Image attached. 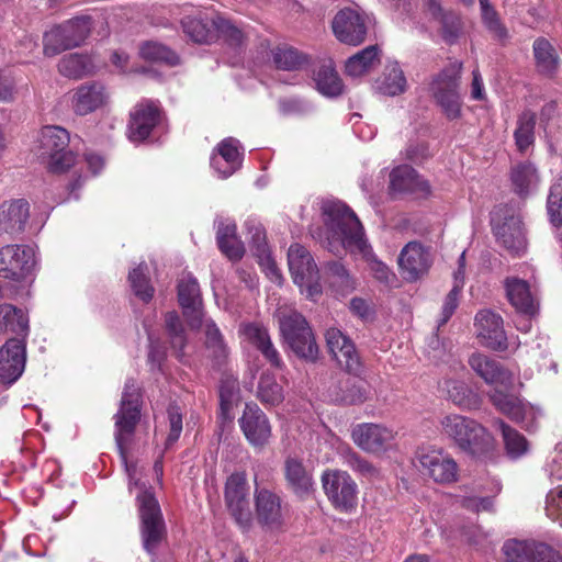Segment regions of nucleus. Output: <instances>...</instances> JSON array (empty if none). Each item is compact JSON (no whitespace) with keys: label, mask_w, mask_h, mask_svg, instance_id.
Returning <instances> with one entry per match:
<instances>
[{"label":"nucleus","mask_w":562,"mask_h":562,"mask_svg":"<svg viewBox=\"0 0 562 562\" xmlns=\"http://www.w3.org/2000/svg\"><path fill=\"white\" fill-rule=\"evenodd\" d=\"M326 229V248L334 255L349 251L367 258L372 248L368 243L364 228L356 213L340 201L326 202L323 205Z\"/></svg>","instance_id":"obj_1"},{"label":"nucleus","mask_w":562,"mask_h":562,"mask_svg":"<svg viewBox=\"0 0 562 562\" xmlns=\"http://www.w3.org/2000/svg\"><path fill=\"white\" fill-rule=\"evenodd\" d=\"M440 425L442 434L462 451L480 456L493 447L490 431L476 420L459 414L446 415Z\"/></svg>","instance_id":"obj_2"},{"label":"nucleus","mask_w":562,"mask_h":562,"mask_svg":"<svg viewBox=\"0 0 562 562\" xmlns=\"http://www.w3.org/2000/svg\"><path fill=\"white\" fill-rule=\"evenodd\" d=\"M278 317L281 336L294 355L305 361L315 362L319 348L306 318L294 310L280 311Z\"/></svg>","instance_id":"obj_3"},{"label":"nucleus","mask_w":562,"mask_h":562,"mask_svg":"<svg viewBox=\"0 0 562 562\" xmlns=\"http://www.w3.org/2000/svg\"><path fill=\"white\" fill-rule=\"evenodd\" d=\"M142 393L134 379L125 382L121 405L115 419V442L122 460L126 463L127 450L140 420Z\"/></svg>","instance_id":"obj_4"},{"label":"nucleus","mask_w":562,"mask_h":562,"mask_svg":"<svg viewBox=\"0 0 562 562\" xmlns=\"http://www.w3.org/2000/svg\"><path fill=\"white\" fill-rule=\"evenodd\" d=\"M69 142L70 133L66 128L47 125L41 130L35 153L50 173L60 175L69 170Z\"/></svg>","instance_id":"obj_5"},{"label":"nucleus","mask_w":562,"mask_h":562,"mask_svg":"<svg viewBox=\"0 0 562 562\" xmlns=\"http://www.w3.org/2000/svg\"><path fill=\"white\" fill-rule=\"evenodd\" d=\"M140 519V537L145 551L155 555L160 543L166 539L167 529L160 505L150 491H142L136 496Z\"/></svg>","instance_id":"obj_6"},{"label":"nucleus","mask_w":562,"mask_h":562,"mask_svg":"<svg viewBox=\"0 0 562 562\" xmlns=\"http://www.w3.org/2000/svg\"><path fill=\"white\" fill-rule=\"evenodd\" d=\"M461 71L462 63H450L434 77L430 83L434 99L449 120H457L461 115L462 101L459 92Z\"/></svg>","instance_id":"obj_7"},{"label":"nucleus","mask_w":562,"mask_h":562,"mask_svg":"<svg viewBox=\"0 0 562 562\" xmlns=\"http://www.w3.org/2000/svg\"><path fill=\"white\" fill-rule=\"evenodd\" d=\"M164 120L165 112L159 102L144 99L130 111L126 136L133 143H143L155 134Z\"/></svg>","instance_id":"obj_8"},{"label":"nucleus","mask_w":562,"mask_h":562,"mask_svg":"<svg viewBox=\"0 0 562 562\" xmlns=\"http://www.w3.org/2000/svg\"><path fill=\"white\" fill-rule=\"evenodd\" d=\"M491 226L497 243L514 255L526 246L522 223L507 205L497 206L491 214Z\"/></svg>","instance_id":"obj_9"},{"label":"nucleus","mask_w":562,"mask_h":562,"mask_svg":"<svg viewBox=\"0 0 562 562\" xmlns=\"http://www.w3.org/2000/svg\"><path fill=\"white\" fill-rule=\"evenodd\" d=\"M323 490L339 512H351L358 503V486L346 471L326 470L322 475Z\"/></svg>","instance_id":"obj_10"},{"label":"nucleus","mask_w":562,"mask_h":562,"mask_svg":"<svg viewBox=\"0 0 562 562\" xmlns=\"http://www.w3.org/2000/svg\"><path fill=\"white\" fill-rule=\"evenodd\" d=\"M420 472L440 485L459 481L460 468L453 457L443 449H423L417 453Z\"/></svg>","instance_id":"obj_11"},{"label":"nucleus","mask_w":562,"mask_h":562,"mask_svg":"<svg viewBox=\"0 0 562 562\" xmlns=\"http://www.w3.org/2000/svg\"><path fill=\"white\" fill-rule=\"evenodd\" d=\"M249 486L245 472L232 473L225 483L224 498L228 512L243 529L251 524L249 507Z\"/></svg>","instance_id":"obj_12"},{"label":"nucleus","mask_w":562,"mask_h":562,"mask_svg":"<svg viewBox=\"0 0 562 562\" xmlns=\"http://www.w3.org/2000/svg\"><path fill=\"white\" fill-rule=\"evenodd\" d=\"M35 266V252L27 245H7L0 248V278L22 281Z\"/></svg>","instance_id":"obj_13"},{"label":"nucleus","mask_w":562,"mask_h":562,"mask_svg":"<svg viewBox=\"0 0 562 562\" xmlns=\"http://www.w3.org/2000/svg\"><path fill=\"white\" fill-rule=\"evenodd\" d=\"M432 265V257L428 247L419 241L406 244L398 256V268L402 278L415 282L425 277Z\"/></svg>","instance_id":"obj_14"},{"label":"nucleus","mask_w":562,"mask_h":562,"mask_svg":"<svg viewBox=\"0 0 562 562\" xmlns=\"http://www.w3.org/2000/svg\"><path fill=\"white\" fill-rule=\"evenodd\" d=\"M26 341L23 338H9L0 347V381L5 385L15 383L24 372L26 363Z\"/></svg>","instance_id":"obj_15"},{"label":"nucleus","mask_w":562,"mask_h":562,"mask_svg":"<svg viewBox=\"0 0 562 562\" xmlns=\"http://www.w3.org/2000/svg\"><path fill=\"white\" fill-rule=\"evenodd\" d=\"M255 513L258 525L266 531H280L284 526L282 499L268 488H256Z\"/></svg>","instance_id":"obj_16"},{"label":"nucleus","mask_w":562,"mask_h":562,"mask_svg":"<svg viewBox=\"0 0 562 562\" xmlns=\"http://www.w3.org/2000/svg\"><path fill=\"white\" fill-rule=\"evenodd\" d=\"M351 439L362 451L382 454L390 449L394 432L381 424L362 423L352 428Z\"/></svg>","instance_id":"obj_17"},{"label":"nucleus","mask_w":562,"mask_h":562,"mask_svg":"<svg viewBox=\"0 0 562 562\" xmlns=\"http://www.w3.org/2000/svg\"><path fill=\"white\" fill-rule=\"evenodd\" d=\"M240 430L254 448H263L269 443L272 429L267 415L256 403H246L238 419Z\"/></svg>","instance_id":"obj_18"},{"label":"nucleus","mask_w":562,"mask_h":562,"mask_svg":"<svg viewBox=\"0 0 562 562\" xmlns=\"http://www.w3.org/2000/svg\"><path fill=\"white\" fill-rule=\"evenodd\" d=\"M331 29L335 37L340 43L351 46L362 44L368 33L364 16L350 8L341 9L336 13L331 22Z\"/></svg>","instance_id":"obj_19"},{"label":"nucleus","mask_w":562,"mask_h":562,"mask_svg":"<svg viewBox=\"0 0 562 562\" xmlns=\"http://www.w3.org/2000/svg\"><path fill=\"white\" fill-rule=\"evenodd\" d=\"M507 562H562V555L542 542L508 540L503 547Z\"/></svg>","instance_id":"obj_20"},{"label":"nucleus","mask_w":562,"mask_h":562,"mask_svg":"<svg viewBox=\"0 0 562 562\" xmlns=\"http://www.w3.org/2000/svg\"><path fill=\"white\" fill-rule=\"evenodd\" d=\"M325 339L328 351L345 371L353 375H358L362 371V362L355 344L340 329L328 328Z\"/></svg>","instance_id":"obj_21"},{"label":"nucleus","mask_w":562,"mask_h":562,"mask_svg":"<svg viewBox=\"0 0 562 562\" xmlns=\"http://www.w3.org/2000/svg\"><path fill=\"white\" fill-rule=\"evenodd\" d=\"M178 302L183 316L192 329H199L203 324L202 296L198 280L188 273L178 282Z\"/></svg>","instance_id":"obj_22"},{"label":"nucleus","mask_w":562,"mask_h":562,"mask_svg":"<svg viewBox=\"0 0 562 562\" xmlns=\"http://www.w3.org/2000/svg\"><path fill=\"white\" fill-rule=\"evenodd\" d=\"M475 326L479 337L486 348L494 351L507 350V336L499 314L491 310H482L475 315Z\"/></svg>","instance_id":"obj_23"},{"label":"nucleus","mask_w":562,"mask_h":562,"mask_svg":"<svg viewBox=\"0 0 562 562\" xmlns=\"http://www.w3.org/2000/svg\"><path fill=\"white\" fill-rule=\"evenodd\" d=\"M109 93L100 81H86L79 85L72 94V111L80 116L93 113L104 108Z\"/></svg>","instance_id":"obj_24"},{"label":"nucleus","mask_w":562,"mask_h":562,"mask_svg":"<svg viewBox=\"0 0 562 562\" xmlns=\"http://www.w3.org/2000/svg\"><path fill=\"white\" fill-rule=\"evenodd\" d=\"M288 265L295 284L312 288V283L318 280V268L304 246L300 244L290 246Z\"/></svg>","instance_id":"obj_25"},{"label":"nucleus","mask_w":562,"mask_h":562,"mask_svg":"<svg viewBox=\"0 0 562 562\" xmlns=\"http://www.w3.org/2000/svg\"><path fill=\"white\" fill-rule=\"evenodd\" d=\"M468 363L486 384L510 385L513 383L510 370L487 355L475 352L470 356Z\"/></svg>","instance_id":"obj_26"},{"label":"nucleus","mask_w":562,"mask_h":562,"mask_svg":"<svg viewBox=\"0 0 562 562\" xmlns=\"http://www.w3.org/2000/svg\"><path fill=\"white\" fill-rule=\"evenodd\" d=\"M390 190L393 193H409L428 196L431 192V187L413 167L403 165L391 171Z\"/></svg>","instance_id":"obj_27"},{"label":"nucleus","mask_w":562,"mask_h":562,"mask_svg":"<svg viewBox=\"0 0 562 562\" xmlns=\"http://www.w3.org/2000/svg\"><path fill=\"white\" fill-rule=\"evenodd\" d=\"M220 408L217 413L218 427L221 434L227 425H231L235 418L234 407L240 402V387L237 378L224 374L218 385Z\"/></svg>","instance_id":"obj_28"},{"label":"nucleus","mask_w":562,"mask_h":562,"mask_svg":"<svg viewBox=\"0 0 562 562\" xmlns=\"http://www.w3.org/2000/svg\"><path fill=\"white\" fill-rule=\"evenodd\" d=\"M283 473L286 488L297 498L306 499L314 492L313 475L297 458L288 457L284 460Z\"/></svg>","instance_id":"obj_29"},{"label":"nucleus","mask_w":562,"mask_h":562,"mask_svg":"<svg viewBox=\"0 0 562 562\" xmlns=\"http://www.w3.org/2000/svg\"><path fill=\"white\" fill-rule=\"evenodd\" d=\"M30 217V204L24 199L12 200L0 205V233L10 235L24 231Z\"/></svg>","instance_id":"obj_30"},{"label":"nucleus","mask_w":562,"mask_h":562,"mask_svg":"<svg viewBox=\"0 0 562 562\" xmlns=\"http://www.w3.org/2000/svg\"><path fill=\"white\" fill-rule=\"evenodd\" d=\"M331 400L340 405H360L369 398L366 382L351 376L341 378L329 389Z\"/></svg>","instance_id":"obj_31"},{"label":"nucleus","mask_w":562,"mask_h":562,"mask_svg":"<svg viewBox=\"0 0 562 562\" xmlns=\"http://www.w3.org/2000/svg\"><path fill=\"white\" fill-rule=\"evenodd\" d=\"M215 150L216 154H213L211 165L223 178L232 176L241 164L238 140L233 137L224 138Z\"/></svg>","instance_id":"obj_32"},{"label":"nucleus","mask_w":562,"mask_h":562,"mask_svg":"<svg viewBox=\"0 0 562 562\" xmlns=\"http://www.w3.org/2000/svg\"><path fill=\"white\" fill-rule=\"evenodd\" d=\"M504 286L509 303L517 312L526 315H533L537 312L536 299L526 280L508 277L504 281Z\"/></svg>","instance_id":"obj_33"},{"label":"nucleus","mask_w":562,"mask_h":562,"mask_svg":"<svg viewBox=\"0 0 562 562\" xmlns=\"http://www.w3.org/2000/svg\"><path fill=\"white\" fill-rule=\"evenodd\" d=\"M29 323V316L22 308L8 303L0 305V333L12 334L11 338L27 339Z\"/></svg>","instance_id":"obj_34"},{"label":"nucleus","mask_w":562,"mask_h":562,"mask_svg":"<svg viewBox=\"0 0 562 562\" xmlns=\"http://www.w3.org/2000/svg\"><path fill=\"white\" fill-rule=\"evenodd\" d=\"M243 333L272 367H282L281 356L273 346L266 327L257 323H250L244 326Z\"/></svg>","instance_id":"obj_35"},{"label":"nucleus","mask_w":562,"mask_h":562,"mask_svg":"<svg viewBox=\"0 0 562 562\" xmlns=\"http://www.w3.org/2000/svg\"><path fill=\"white\" fill-rule=\"evenodd\" d=\"M103 24L102 14L95 9L72 15V47L86 44L98 26Z\"/></svg>","instance_id":"obj_36"},{"label":"nucleus","mask_w":562,"mask_h":562,"mask_svg":"<svg viewBox=\"0 0 562 562\" xmlns=\"http://www.w3.org/2000/svg\"><path fill=\"white\" fill-rule=\"evenodd\" d=\"M532 53L537 71L546 77H553L559 68V55L546 37H538L532 44Z\"/></svg>","instance_id":"obj_37"},{"label":"nucleus","mask_w":562,"mask_h":562,"mask_svg":"<svg viewBox=\"0 0 562 562\" xmlns=\"http://www.w3.org/2000/svg\"><path fill=\"white\" fill-rule=\"evenodd\" d=\"M183 33L194 43L211 44L216 42L215 16L203 19L184 16L181 20Z\"/></svg>","instance_id":"obj_38"},{"label":"nucleus","mask_w":562,"mask_h":562,"mask_svg":"<svg viewBox=\"0 0 562 562\" xmlns=\"http://www.w3.org/2000/svg\"><path fill=\"white\" fill-rule=\"evenodd\" d=\"M509 179L514 192L525 199L529 195L530 189L539 182V173L531 161H520L510 168Z\"/></svg>","instance_id":"obj_39"},{"label":"nucleus","mask_w":562,"mask_h":562,"mask_svg":"<svg viewBox=\"0 0 562 562\" xmlns=\"http://www.w3.org/2000/svg\"><path fill=\"white\" fill-rule=\"evenodd\" d=\"M488 396L494 407L503 415L514 422H521L525 419L526 407L519 396L501 390H494Z\"/></svg>","instance_id":"obj_40"},{"label":"nucleus","mask_w":562,"mask_h":562,"mask_svg":"<svg viewBox=\"0 0 562 562\" xmlns=\"http://www.w3.org/2000/svg\"><path fill=\"white\" fill-rule=\"evenodd\" d=\"M537 115L532 110H524L517 119V126L514 132V139L517 150L525 154L535 144V128Z\"/></svg>","instance_id":"obj_41"},{"label":"nucleus","mask_w":562,"mask_h":562,"mask_svg":"<svg viewBox=\"0 0 562 562\" xmlns=\"http://www.w3.org/2000/svg\"><path fill=\"white\" fill-rule=\"evenodd\" d=\"M317 90L327 97L341 94L344 85L331 61L325 63L314 71Z\"/></svg>","instance_id":"obj_42"},{"label":"nucleus","mask_w":562,"mask_h":562,"mask_svg":"<svg viewBox=\"0 0 562 562\" xmlns=\"http://www.w3.org/2000/svg\"><path fill=\"white\" fill-rule=\"evenodd\" d=\"M380 64L379 47L371 45L349 57L345 65L348 76L359 77Z\"/></svg>","instance_id":"obj_43"},{"label":"nucleus","mask_w":562,"mask_h":562,"mask_svg":"<svg viewBox=\"0 0 562 562\" xmlns=\"http://www.w3.org/2000/svg\"><path fill=\"white\" fill-rule=\"evenodd\" d=\"M271 54L276 67L281 70H299L308 64V56L292 46H277Z\"/></svg>","instance_id":"obj_44"},{"label":"nucleus","mask_w":562,"mask_h":562,"mask_svg":"<svg viewBox=\"0 0 562 562\" xmlns=\"http://www.w3.org/2000/svg\"><path fill=\"white\" fill-rule=\"evenodd\" d=\"M44 54L48 57L56 56L70 47L69 22L56 25L44 34Z\"/></svg>","instance_id":"obj_45"},{"label":"nucleus","mask_w":562,"mask_h":562,"mask_svg":"<svg viewBox=\"0 0 562 562\" xmlns=\"http://www.w3.org/2000/svg\"><path fill=\"white\" fill-rule=\"evenodd\" d=\"M165 328L171 348L175 350L177 358L181 359L187 346V335L182 321L176 311L165 314Z\"/></svg>","instance_id":"obj_46"},{"label":"nucleus","mask_w":562,"mask_h":562,"mask_svg":"<svg viewBox=\"0 0 562 562\" xmlns=\"http://www.w3.org/2000/svg\"><path fill=\"white\" fill-rule=\"evenodd\" d=\"M494 424L502 431L505 449L510 458L517 459L527 452L528 441L522 434L507 425L503 419H496Z\"/></svg>","instance_id":"obj_47"},{"label":"nucleus","mask_w":562,"mask_h":562,"mask_svg":"<svg viewBox=\"0 0 562 562\" xmlns=\"http://www.w3.org/2000/svg\"><path fill=\"white\" fill-rule=\"evenodd\" d=\"M128 281L135 296L144 303H149L151 301L155 294V289L147 276L146 265L140 263L130 271Z\"/></svg>","instance_id":"obj_48"},{"label":"nucleus","mask_w":562,"mask_h":562,"mask_svg":"<svg viewBox=\"0 0 562 562\" xmlns=\"http://www.w3.org/2000/svg\"><path fill=\"white\" fill-rule=\"evenodd\" d=\"M481 18L484 26L495 40L504 43L508 38V30L501 21L498 12L491 4L490 0H479Z\"/></svg>","instance_id":"obj_49"},{"label":"nucleus","mask_w":562,"mask_h":562,"mask_svg":"<svg viewBox=\"0 0 562 562\" xmlns=\"http://www.w3.org/2000/svg\"><path fill=\"white\" fill-rule=\"evenodd\" d=\"M439 35L447 45H453L463 34V21L459 13L448 10L437 20Z\"/></svg>","instance_id":"obj_50"},{"label":"nucleus","mask_w":562,"mask_h":562,"mask_svg":"<svg viewBox=\"0 0 562 562\" xmlns=\"http://www.w3.org/2000/svg\"><path fill=\"white\" fill-rule=\"evenodd\" d=\"M139 55L143 59L153 63H162L168 66L179 64V56L168 46L158 42H146L139 48Z\"/></svg>","instance_id":"obj_51"},{"label":"nucleus","mask_w":562,"mask_h":562,"mask_svg":"<svg viewBox=\"0 0 562 562\" xmlns=\"http://www.w3.org/2000/svg\"><path fill=\"white\" fill-rule=\"evenodd\" d=\"M447 392L449 398L460 407L472 409L479 406V395L463 381H449Z\"/></svg>","instance_id":"obj_52"},{"label":"nucleus","mask_w":562,"mask_h":562,"mask_svg":"<svg viewBox=\"0 0 562 562\" xmlns=\"http://www.w3.org/2000/svg\"><path fill=\"white\" fill-rule=\"evenodd\" d=\"M257 396L262 404L270 406H276L283 401L282 386L276 381L273 374H261Z\"/></svg>","instance_id":"obj_53"},{"label":"nucleus","mask_w":562,"mask_h":562,"mask_svg":"<svg viewBox=\"0 0 562 562\" xmlns=\"http://www.w3.org/2000/svg\"><path fill=\"white\" fill-rule=\"evenodd\" d=\"M205 346L217 364H222L228 356L223 335L213 321L205 323Z\"/></svg>","instance_id":"obj_54"},{"label":"nucleus","mask_w":562,"mask_h":562,"mask_svg":"<svg viewBox=\"0 0 562 562\" xmlns=\"http://www.w3.org/2000/svg\"><path fill=\"white\" fill-rule=\"evenodd\" d=\"M325 271L330 279V285L337 289L341 295L351 292L355 289V282L348 270L340 261H329L325 266Z\"/></svg>","instance_id":"obj_55"},{"label":"nucleus","mask_w":562,"mask_h":562,"mask_svg":"<svg viewBox=\"0 0 562 562\" xmlns=\"http://www.w3.org/2000/svg\"><path fill=\"white\" fill-rule=\"evenodd\" d=\"M547 213L554 227L562 226V175L552 183L547 198Z\"/></svg>","instance_id":"obj_56"},{"label":"nucleus","mask_w":562,"mask_h":562,"mask_svg":"<svg viewBox=\"0 0 562 562\" xmlns=\"http://www.w3.org/2000/svg\"><path fill=\"white\" fill-rule=\"evenodd\" d=\"M344 464L348 465L352 471L359 473L367 479H375L379 476V470L368 460L362 458L351 448H347L341 453Z\"/></svg>","instance_id":"obj_57"},{"label":"nucleus","mask_w":562,"mask_h":562,"mask_svg":"<svg viewBox=\"0 0 562 562\" xmlns=\"http://www.w3.org/2000/svg\"><path fill=\"white\" fill-rule=\"evenodd\" d=\"M216 41L223 37L229 46H241L245 40L243 31L231 20L215 15Z\"/></svg>","instance_id":"obj_58"},{"label":"nucleus","mask_w":562,"mask_h":562,"mask_svg":"<svg viewBox=\"0 0 562 562\" xmlns=\"http://www.w3.org/2000/svg\"><path fill=\"white\" fill-rule=\"evenodd\" d=\"M406 78L397 64L391 66L384 72L381 90L387 95H398L405 91Z\"/></svg>","instance_id":"obj_59"},{"label":"nucleus","mask_w":562,"mask_h":562,"mask_svg":"<svg viewBox=\"0 0 562 562\" xmlns=\"http://www.w3.org/2000/svg\"><path fill=\"white\" fill-rule=\"evenodd\" d=\"M169 432L165 441V449L172 447L182 432V414L179 406L171 404L168 407Z\"/></svg>","instance_id":"obj_60"},{"label":"nucleus","mask_w":562,"mask_h":562,"mask_svg":"<svg viewBox=\"0 0 562 562\" xmlns=\"http://www.w3.org/2000/svg\"><path fill=\"white\" fill-rule=\"evenodd\" d=\"M544 509L548 517L559 520L562 526V484L547 493Z\"/></svg>","instance_id":"obj_61"},{"label":"nucleus","mask_w":562,"mask_h":562,"mask_svg":"<svg viewBox=\"0 0 562 562\" xmlns=\"http://www.w3.org/2000/svg\"><path fill=\"white\" fill-rule=\"evenodd\" d=\"M97 66L93 57L88 54H72V79L94 75Z\"/></svg>","instance_id":"obj_62"},{"label":"nucleus","mask_w":562,"mask_h":562,"mask_svg":"<svg viewBox=\"0 0 562 562\" xmlns=\"http://www.w3.org/2000/svg\"><path fill=\"white\" fill-rule=\"evenodd\" d=\"M16 80L11 72L0 69V102L11 103L16 98Z\"/></svg>","instance_id":"obj_63"},{"label":"nucleus","mask_w":562,"mask_h":562,"mask_svg":"<svg viewBox=\"0 0 562 562\" xmlns=\"http://www.w3.org/2000/svg\"><path fill=\"white\" fill-rule=\"evenodd\" d=\"M457 286H452L450 292L447 294L443 305H442V312H441V318L439 319L438 326H443L448 323V321L451 318L453 313L456 312L458 305H459V296L461 292H458Z\"/></svg>","instance_id":"obj_64"}]
</instances>
